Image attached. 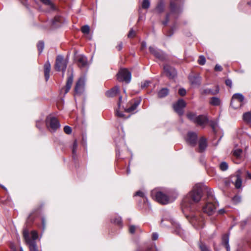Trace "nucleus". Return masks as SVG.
Instances as JSON below:
<instances>
[{
    "instance_id": "obj_1",
    "label": "nucleus",
    "mask_w": 251,
    "mask_h": 251,
    "mask_svg": "<svg viewBox=\"0 0 251 251\" xmlns=\"http://www.w3.org/2000/svg\"><path fill=\"white\" fill-rule=\"evenodd\" d=\"M202 185L200 184H196L191 192H190L183 200L182 205L184 207H188L193 203L200 201L201 197Z\"/></svg>"
},
{
    "instance_id": "obj_2",
    "label": "nucleus",
    "mask_w": 251,
    "mask_h": 251,
    "mask_svg": "<svg viewBox=\"0 0 251 251\" xmlns=\"http://www.w3.org/2000/svg\"><path fill=\"white\" fill-rule=\"evenodd\" d=\"M187 118L196 124L198 126L204 127L208 122L207 118L204 115H199L197 116L195 113L189 112L187 114Z\"/></svg>"
},
{
    "instance_id": "obj_3",
    "label": "nucleus",
    "mask_w": 251,
    "mask_h": 251,
    "mask_svg": "<svg viewBox=\"0 0 251 251\" xmlns=\"http://www.w3.org/2000/svg\"><path fill=\"white\" fill-rule=\"evenodd\" d=\"M68 62V60L64 58L62 55H58L56 57L54 68L56 71L62 72L63 77L64 75Z\"/></svg>"
},
{
    "instance_id": "obj_4",
    "label": "nucleus",
    "mask_w": 251,
    "mask_h": 251,
    "mask_svg": "<svg viewBox=\"0 0 251 251\" xmlns=\"http://www.w3.org/2000/svg\"><path fill=\"white\" fill-rule=\"evenodd\" d=\"M244 97L240 93H236L233 95L230 105L234 109L240 107L244 103Z\"/></svg>"
},
{
    "instance_id": "obj_5",
    "label": "nucleus",
    "mask_w": 251,
    "mask_h": 251,
    "mask_svg": "<svg viewBox=\"0 0 251 251\" xmlns=\"http://www.w3.org/2000/svg\"><path fill=\"white\" fill-rule=\"evenodd\" d=\"M46 125L48 128L51 131H55L60 126L58 120L56 118L51 116H49L47 118Z\"/></svg>"
},
{
    "instance_id": "obj_6",
    "label": "nucleus",
    "mask_w": 251,
    "mask_h": 251,
    "mask_svg": "<svg viewBox=\"0 0 251 251\" xmlns=\"http://www.w3.org/2000/svg\"><path fill=\"white\" fill-rule=\"evenodd\" d=\"M117 79L119 81H125L129 83L130 81L131 74V73L126 69H121L117 75Z\"/></svg>"
},
{
    "instance_id": "obj_7",
    "label": "nucleus",
    "mask_w": 251,
    "mask_h": 251,
    "mask_svg": "<svg viewBox=\"0 0 251 251\" xmlns=\"http://www.w3.org/2000/svg\"><path fill=\"white\" fill-rule=\"evenodd\" d=\"M73 82V72H71L69 74L67 78L66 86L60 90V94L65 95L70 90Z\"/></svg>"
},
{
    "instance_id": "obj_8",
    "label": "nucleus",
    "mask_w": 251,
    "mask_h": 251,
    "mask_svg": "<svg viewBox=\"0 0 251 251\" xmlns=\"http://www.w3.org/2000/svg\"><path fill=\"white\" fill-rule=\"evenodd\" d=\"M24 237L26 243L29 245L30 251H38L35 241H31L29 238L28 232L26 231L24 232Z\"/></svg>"
},
{
    "instance_id": "obj_9",
    "label": "nucleus",
    "mask_w": 251,
    "mask_h": 251,
    "mask_svg": "<svg viewBox=\"0 0 251 251\" xmlns=\"http://www.w3.org/2000/svg\"><path fill=\"white\" fill-rule=\"evenodd\" d=\"M185 105L186 103L183 100H179L173 105V108L175 111L181 116L183 113V108L185 106Z\"/></svg>"
},
{
    "instance_id": "obj_10",
    "label": "nucleus",
    "mask_w": 251,
    "mask_h": 251,
    "mask_svg": "<svg viewBox=\"0 0 251 251\" xmlns=\"http://www.w3.org/2000/svg\"><path fill=\"white\" fill-rule=\"evenodd\" d=\"M186 142L189 145L194 146L197 143V135L196 133L193 132H189L188 133L186 138Z\"/></svg>"
},
{
    "instance_id": "obj_11",
    "label": "nucleus",
    "mask_w": 251,
    "mask_h": 251,
    "mask_svg": "<svg viewBox=\"0 0 251 251\" xmlns=\"http://www.w3.org/2000/svg\"><path fill=\"white\" fill-rule=\"evenodd\" d=\"M155 198L156 201L158 202L165 204L169 202L168 197L161 192H157L155 195Z\"/></svg>"
},
{
    "instance_id": "obj_12",
    "label": "nucleus",
    "mask_w": 251,
    "mask_h": 251,
    "mask_svg": "<svg viewBox=\"0 0 251 251\" xmlns=\"http://www.w3.org/2000/svg\"><path fill=\"white\" fill-rule=\"evenodd\" d=\"M170 12L166 16V18L167 20H168V19L170 15H176L179 13L181 11V8L180 6H177L175 3L174 2H171L170 3Z\"/></svg>"
},
{
    "instance_id": "obj_13",
    "label": "nucleus",
    "mask_w": 251,
    "mask_h": 251,
    "mask_svg": "<svg viewBox=\"0 0 251 251\" xmlns=\"http://www.w3.org/2000/svg\"><path fill=\"white\" fill-rule=\"evenodd\" d=\"M164 70L166 75L170 78H174L176 75V70L168 65L164 66Z\"/></svg>"
},
{
    "instance_id": "obj_14",
    "label": "nucleus",
    "mask_w": 251,
    "mask_h": 251,
    "mask_svg": "<svg viewBox=\"0 0 251 251\" xmlns=\"http://www.w3.org/2000/svg\"><path fill=\"white\" fill-rule=\"evenodd\" d=\"M216 208V205L211 202H207L203 207V212L208 215L212 214Z\"/></svg>"
},
{
    "instance_id": "obj_15",
    "label": "nucleus",
    "mask_w": 251,
    "mask_h": 251,
    "mask_svg": "<svg viewBox=\"0 0 251 251\" xmlns=\"http://www.w3.org/2000/svg\"><path fill=\"white\" fill-rule=\"evenodd\" d=\"M140 102L139 101H130L127 107L125 108V111L128 113L133 112L139 105Z\"/></svg>"
},
{
    "instance_id": "obj_16",
    "label": "nucleus",
    "mask_w": 251,
    "mask_h": 251,
    "mask_svg": "<svg viewBox=\"0 0 251 251\" xmlns=\"http://www.w3.org/2000/svg\"><path fill=\"white\" fill-rule=\"evenodd\" d=\"M149 50L150 52L154 55L156 58L163 60L165 57L161 50H157L156 49L153 47H150Z\"/></svg>"
},
{
    "instance_id": "obj_17",
    "label": "nucleus",
    "mask_w": 251,
    "mask_h": 251,
    "mask_svg": "<svg viewBox=\"0 0 251 251\" xmlns=\"http://www.w3.org/2000/svg\"><path fill=\"white\" fill-rule=\"evenodd\" d=\"M85 83V80L83 78H80L76 84L75 92L76 93H80L83 90Z\"/></svg>"
},
{
    "instance_id": "obj_18",
    "label": "nucleus",
    "mask_w": 251,
    "mask_h": 251,
    "mask_svg": "<svg viewBox=\"0 0 251 251\" xmlns=\"http://www.w3.org/2000/svg\"><path fill=\"white\" fill-rule=\"evenodd\" d=\"M50 64L49 61H47L44 66V75L46 81H48L50 78Z\"/></svg>"
},
{
    "instance_id": "obj_19",
    "label": "nucleus",
    "mask_w": 251,
    "mask_h": 251,
    "mask_svg": "<svg viewBox=\"0 0 251 251\" xmlns=\"http://www.w3.org/2000/svg\"><path fill=\"white\" fill-rule=\"evenodd\" d=\"M164 6L165 4L163 0H159L155 9V12L158 14L162 13L164 10Z\"/></svg>"
},
{
    "instance_id": "obj_20",
    "label": "nucleus",
    "mask_w": 251,
    "mask_h": 251,
    "mask_svg": "<svg viewBox=\"0 0 251 251\" xmlns=\"http://www.w3.org/2000/svg\"><path fill=\"white\" fill-rule=\"evenodd\" d=\"M78 65L79 67H85L87 65V60L85 56L81 55L78 59Z\"/></svg>"
},
{
    "instance_id": "obj_21",
    "label": "nucleus",
    "mask_w": 251,
    "mask_h": 251,
    "mask_svg": "<svg viewBox=\"0 0 251 251\" xmlns=\"http://www.w3.org/2000/svg\"><path fill=\"white\" fill-rule=\"evenodd\" d=\"M207 147V143L206 139L203 137L201 138L199 141V151L202 152L204 151Z\"/></svg>"
},
{
    "instance_id": "obj_22",
    "label": "nucleus",
    "mask_w": 251,
    "mask_h": 251,
    "mask_svg": "<svg viewBox=\"0 0 251 251\" xmlns=\"http://www.w3.org/2000/svg\"><path fill=\"white\" fill-rule=\"evenodd\" d=\"M119 89L118 86H115L110 90L106 92V95L107 97H112L116 96L119 92Z\"/></svg>"
},
{
    "instance_id": "obj_23",
    "label": "nucleus",
    "mask_w": 251,
    "mask_h": 251,
    "mask_svg": "<svg viewBox=\"0 0 251 251\" xmlns=\"http://www.w3.org/2000/svg\"><path fill=\"white\" fill-rule=\"evenodd\" d=\"M219 91V89L218 87H216V89L215 90H212L210 89H205L201 91V93L202 94H205V95H215L217 94Z\"/></svg>"
},
{
    "instance_id": "obj_24",
    "label": "nucleus",
    "mask_w": 251,
    "mask_h": 251,
    "mask_svg": "<svg viewBox=\"0 0 251 251\" xmlns=\"http://www.w3.org/2000/svg\"><path fill=\"white\" fill-rule=\"evenodd\" d=\"M234 177L235 178V186L236 188L239 189L242 185V179L239 175H237Z\"/></svg>"
},
{
    "instance_id": "obj_25",
    "label": "nucleus",
    "mask_w": 251,
    "mask_h": 251,
    "mask_svg": "<svg viewBox=\"0 0 251 251\" xmlns=\"http://www.w3.org/2000/svg\"><path fill=\"white\" fill-rule=\"evenodd\" d=\"M169 93V90L167 88H162L158 93L159 98H163L166 96Z\"/></svg>"
},
{
    "instance_id": "obj_26",
    "label": "nucleus",
    "mask_w": 251,
    "mask_h": 251,
    "mask_svg": "<svg viewBox=\"0 0 251 251\" xmlns=\"http://www.w3.org/2000/svg\"><path fill=\"white\" fill-rule=\"evenodd\" d=\"M243 118L245 122L250 123L251 122V113L250 112H246L244 113L243 116Z\"/></svg>"
},
{
    "instance_id": "obj_27",
    "label": "nucleus",
    "mask_w": 251,
    "mask_h": 251,
    "mask_svg": "<svg viewBox=\"0 0 251 251\" xmlns=\"http://www.w3.org/2000/svg\"><path fill=\"white\" fill-rule=\"evenodd\" d=\"M210 103L213 105H219L220 104V100L218 98L213 97L211 98Z\"/></svg>"
},
{
    "instance_id": "obj_28",
    "label": "nucleus",
    "mask_w": 251,
    "mask_h": 251,
    "mask_svg": "<svg viewBox=\"0 0 251 251\" xmlns=\"http://www.w3.org/2000/svg\"><path fill=\"white\" fill-rule=\"evenodd\" d=\"M150 6V1L149 0H143L142 3V7L144 9H148Z\"/></svg>"
},
{
    "instance_id": "obj_29",
    "label": "nucleus",
    "mask_w": 251,
    "mask_h": 251,
    "mask_svg": "<svg viewBox=\"0 0 251 251\" xmlns=\"http://www.w3.org/2000/svg\"><path fill=\"white\" fill-rule=\"evenodd\" d=\"M42 2L46 4L47 5H49L51 9H54V7L53 4L52 3L50 0H40Z\"/></svg>"
},
{
    "instance_id": "obj_30",
    "label": "nucleus",
    "mask_w": 251,
    "mask_h": 251,
    "mask_svg": "<svg viewBox=\"0 0 251 251\" xmlns=\"http://www.w3.org/2000/svg\"><path fill=\"white\" fill-rule=\"evenodd\" d=\"M37 48L39 53H41L44 48V44L42 41H39L37 44Z\"/></svg>"
},
{
    "instance_id": "obj_31",
    "label": "nucleus",
    "mask_w": 251,
    "mask_h": 251,
    "mask_svg": "<svg viewBox=\"0 0 251 251\" xmlns=\"http://www.w3.org/2000/svg\"><path fill=\"white\" fill-rule=\"evenodd\" d=\"M220 168L223 171H226L228 169V164L225 162H223L220 164Z\"/></svg>"
},
{
    "instance_id": "obj_32",
    "label": "nucleus",
    "mask_w": 251,
    "mask_h": 251,
    "mask_svg": "<svg viewBox=\"0 0 251 251\" xmlns=\"http://www.w3.org/2000/svg\"><path fill=\"white\" fill-rule=\"evenodd\" d=\"M228 242H229V237L227 235H225L222 238V243L225 246L226 245H228Z\"/></svg>"
},
{
    "instance_id": "obj_33",
    "label": "nucleus",
    "mask_w": 251,
    "mask_h": 251,
    "mask_svg": "<svg viewBox=\"0 0 251 251\" xmlns=\"http://www.w3.org/2000/svg\"><path fill=\"white\" fill-rule=\"evenodd\" d=\"M90 31V27L88 25H85L82 27L81 31L84 34H88Z\"/></svg>"
},
{
    "instance_id": "obj_34",
    "label": "nucleus",
    "mask_w": 251,
    "mask_h": 251,
    "mask_svg": "<svg viewBox=\"0 0 251 251\" xmlns=\"http://www.w3.org/2000/svg\"><path fill=\"white\" fill-rule=\"evenodd\" d=\"M199 247L201 251H209V249L206 247V246L204 244L202 243H200Z\"/></svg>"
},
{
    "instance_id": "obj_35",
    "label": "nucleus",
    "mask_w": 251,
    "mask_h": 251,
    "mask_svg": "<svg viewBox=\"0 0 251 251\" xmlns=\"http://www.w3.org/2000/svg\"><path fill=\"white\" fill-rule=\"evenodd\" d=\"M205 57L202 56V55H201L199 57V58L198 60V62L199 63V64L200 65H203L205 64Z\"/></svg>"
},
{
    "instance_id": "obj_36",
    "label": "nucleus",
    "mask_w": 251,
    "mask_h": 251,
    "mask_svg": "<svg viewBox=\"0 0 251 251\" xmlns=\"http://www.w3.org/2000/svg\"><path fill=\"white\" fill-rule=\"evenodd\" d=\"M150 83H151V82L150 81L146 80V81H144L143 82L141 83V87L142 89L146 88L149 86Z\"/></svg>"
},
{
    "instance_id": "obj_37",
    "label": "nucleus",
    "mask_w": 251,
    "mask_h": 251,
    "mask_svg": "<svg viewBox=\"0 0 251 251\" xmlns=\"http://www.w3.org/2000/svg\"><path fill=\"white\" fill-rule=\"evenodd\" d=\"M31 237L32 238V241H34L35 240L37 239L38 238V233L36 231H32L31 232ZM32 241V240H31Z\"/></svg>"
},
{
    "instance_id": "obj_38",
    "label": "nucleus",
    "mask_w": 251,
    "mask_h": 251,
    "mask_svg": "<svg viewBox=\"0 0 251 251\" xmlns=\"http://www.w3.org/2000/svg\"><path fill=\"white\" fill-rule=\"evenodd\" d=\"M135 196H140L141 197L143 198L144 199L145 201H148L147 198L144 196V194L142 191H139L135 193Z\"/></svg>"
},
{
    "instance_id": "obj_39",
    "label": "nucleus",
    "mask_w": 251,
    "mask_h": 251,
    "mask_svg": "<svg viewBox=\"0 0 251 251\" xmlns=\"http://www.w3.org/2000/svg\"><path fill=\"white\" fill-rule=\"evenodd\" d=\"M64 131L66 134H70L72 132V128L71 127L66 126L64 128Z\"/></svg>"
},
{
    "instance_id": "obj_40",
    "label": "nucleus",
    "mask_w": 251,
    "mask_h": 251,
    "mask_svg": "<svg viewBox=\"0 0 251 251\" xmlns=\"http://www.w3.org/2000/svg\"><path fill=\"white\" fill-rule=\"evenodd\" d=\"M233 202L237 203L241 201V197L236 196L232 199Z\"/></svg>"
},
{
    "instance_id": "obj_41",
    "label": "nucleus",
    "mask_w": 251,
    "mask_h": 251,
    "mask_svg": "<svg viewBox=\"0 0 251 251\" xmlns=\"http://www.w3.org/2000/svg\"><path fill=\"white\" fill-rule=\"evenodd\" d=\"M135 36V32L133 30V29H131L128 34V37L129 38H133Z\"/></svg>"
},
{
    "instance_id": "obj_42",
    "label": "nucleus",
    "mask_w": 251,
    "mask_h": 251,
    "mask_svg": "<svg viewBox=\"0 0 251 251\" xmlns=\"http://www.w3.org/2000/svg\"><path fill=\"white\" fill-rule=\"evenodd\" d=\"M241 153V151L240 150H236L234 151L233 152V154L237 157H239Z\"/></svg>"
},
{
    "instance_id": "obj_43",
    "label": "nucleus",
    "mask_w": 251,
    "mask_h": 251,
    "mask_svg": "<svg viewBox=\"0 0 251 251\" xmlns=\"http://www.w3.org/2000/svg\"><path fill=\"white\" fill-rule=\"evenodd\" d=\"M178 93L180 95L183 96L186 94V91L184 89L181 88L179 90Z\"/></svg>"
},
{
    "instance_id": "obj_44",
    "label": "nucleus",
    "mask_w": 251,
    "mask_h": 251,
    "mask_svg": "<svg viewBox=\"0 0 251 251\" xmlns=\"http://www.w3.org/2000/svg\"><path fill=\"white\" fill-rule=\"evenodd\" d=\"M114 223L120 225L122 223V220L121 218H118L117 219H115L114 221Z\"/></svg>"
},
{
    "instance_id": "obj_45",
    "label": "nucleus",
    "mask_w": 251,
    "mask_h": 251,
    "mask_svg": "<svg viewBox=\"0 0 251 251\" xmlns=\"http://www.w3.org/2000/svg\"><path fill=\"white\" fill-rule=\"evenodd\" d=\"M226 84L227 86L231 87L232 86V81L230 79H227L226 80Z\"/></svg>"
},
{
    "instance_id": "obj_46",
    "label": "nucleus",
    "mask_w": 251,
    "mask_h": 251,
    "mask_svg": "<svg viewBox=\"0 0 251 251\" xmlns=\"http://www.w3.org/2000/svg\"><path fill=\"white\" fill-rule=\"evenodd\" d=\"M215 70L216 71H221L222 68L220 65L217 64L215 66Z\"/></svg>"
},
{
    "instance_id": "obj_47",
    "label": "nucleus",
    "mask_w": 251,
    "mask_h": 251,
    "mask_svg": "<svg viewBox=\"0 0 251 251\" xmlns=\"http://www.w3.org/2000/svg\"><path fill=\"white\" fill-rule=\"evenodd\" d=\"M135 230V227L134 226H131L129 227V232L131 233H134Z\"/></svg>"
},
{
    "instance_id": "obj_48",
    "label": "nucleus",
    "mask_w": 251,
    "mask_h": 251,
    "mask_svg": "<svg viewBox=\"0 0 251 251\" xmlns=\"http://www.w3.org/2000/svg\"><path fill=\"white\" fill-rule=\"evenodd\" d=\"M158 237V235L157 233H153L152 234V238L153 240H155L157 239Z\"/></svg>"
},
{
    "instance_id": "obj_49",
    "label": "nucleus",
    "mask_w": 251,
    "mask_h": 251,
    "mask_svg": "<svg viewBox=\"0 0 251 251\" xmlns=\"http://www.w3.org/2000/svg\"><path fill=\"white\" fill-rule=\"evenodd\" d=\"M76 148H77V143L76 141H75L74 143V145H73V153H74L75 151V150L76 149Z\"/></svg>"
},
{
    "instance_id": "obj_50",
    "label": "nucleus",
    "mask_w": 251,
    "mask_h": 251,
    "mask_svg": "<svg viewBox=\"0 0 251 251\" xmlns=\"http://www.w3.org/2000/svg\"><path fill=\"white\" fill-rule=\"evenodd\" d=\"M116 114H117V116L119 117H123V114L120 113L118 110H117Z\"/></svg>"
},
{
    "instance_id": "obj_51",
    "label": "nucleus",
    "mask_w": 251,
    "mask_h": 251,
    "mask_svg": "<svg viewBox=\"0 0 251 251\" xmlns=\"http://www.w3.org/2000/svg\"><path fill=\"white\" fill-rule=\"evenodd\" d=\"M146 47V43L145 42H143L142 43V49H143Z\"/></svg>"
},
{
    "instance_id": "obj_52",
    "label": "nucleus",
    "mask_w": 251,
    "mask_h": 251,
    "mask_svg": "<svg viewBox=\"0 0 251 251\" xmlns=\"http://www.w3.org/2000/svg\"><path fill=\"white\" fill-rule=\"evenodd\" d=\"M122 96H120L119 98V102L118 103L119 107H120V104L122 101Z\"/></svg>"
},
{
    "instance_id": "obj_53",
    "label": "nucleus",
    "mask_w": 251,
    "mask_h": 251,
    "mask_svg": "<svg viewBox=\"0 0 251 251\" xmlns=\"http://www.w3.org/2000/svg\"><path fill=\"white\" fill-rule=\"evenodd\" d=\"M122 44L121 43L117 47V49L119 50H121L122 49Z\"/></svg>"
},
{
    "instance_id": "obj_54",
    "label": "nucleus",
    "mask_w": 251,
    "mask_h": 251,
    "mask_svg": "<svg viewBox=\"0 0 251 251\" xmlns=\"http://www.w3.org/2000/svg\"><path fill=\"white\" fill-rule=\"evenodd\" d=\"M226 249V250L227 251H230V248H229V244L228 245H225V246Z\"/></svg>"
},
{
    "instance_id": "obj_55",
    "label": "nucleus",
    "mask_w": 251,
    "mask_h": 251,
    "mask_svg": "<svg viewBox=\"0 0 251 251\" xmlns=\"http://www.w3.org/2000/svg\"><path fill=\"white\" fill-rule=\"evenodd\" d=\"M219 212L220 214H223V213H225V210H224V209H221L219 210Z\"/></svg>"
},
{
    "instance_id": "obj_56",
    "label": "nucleus",
    "mask_w": 251,
    "mask_h": 251,
    "mask_svg": "<svg viewBox=\"0 0 251 251\" xmlns=\"http://www.w3.org/2000/svg\"><path fill=\"white\" fill-rule=\"evenodd\" d=\"M11 249L12 251H15V248H14L13 245H11Z\"/></svg>"
},
{
    "instance_id": "obj_57",
    "label": "nucleus",
    "mask_w": 251,
    "mask_h": 251,
    "mask_svg": "<svg viewBox=\"0 0 251 251\" xmlns=\"http://www.w3.org/2000/svg\"><path fill=\"white\" fill-rule=\"evenodd\" d=\"M150 250H151V249L150 248H148L146 251H143V250L140 249V250H138L137 251H150Z\"/></svg>"
},
{
    "instance_id": "obj_58",
    "label": "nucleus",
    "mask_w": 251,
    "mask_h": 251,
    "mask_svg": "<svg viewBox=\"0 0 251 251\" xmlns=\"http://www.w3.org/2000/svg\"><path fill=\"white\" fill-rule=\"evenodd\" d=\"M130 173V171L128 169L127 170V174H129Z\"/></svg>"
},
{
    "instance_id": "obj_59",
    "label": "nucleus",
    "mask_w": 251,
    "mask_h": 251,
    "mask_svg": "<svg viewBox=\"0 0 251 251\" xmlns=\"http://www.w3.org/2000/svg\"><path fill=\"white\" fill-rule=\"evenodd\" d=\"M248 176L250 178H251V174H249Z\"/></svg>"
},
{
    "instance_id": "obj_60",
    "label": "nucleus",
    "mask_w": 251,
    "mask_h": 251,
    "mask_svg": "<svg viewBox=\"0 0 251 251\" xmlns=\"http://www.w3.org/2000/svg\"><path fill=\"white\" fill-rule=\"evenodd\" d=\"M20 251H23V250L22 248H20Z\"/></svg>"
},
{
    "instance_id": "obj_61",
    "label": "nucleus",
    "mask_w": 251,
    "mask_h": 251,
    "mask_svg": "<svg viewBox=\"0 0 251 251\" xmlns=\"http://www.w3.org/2000/svg\"><path fill=\"white\" fill-rule=\"evenodd\" d=\"M178 230H178V233H180V229H179Z\"/></svg>"
},
{
    "instance_id": "obj_62",
    "label": "nucleus",
    "mask_w": 251,
    "mask_h": 251,
    "mask_svg": "<svg viewBox=\"0 0 251 251\" xmlns=\"http://www.w3.org/2000/svg\"><path fill=\"white\" fill-rule=\"evenodd\" d=\"M154 195L153 192H152V195L153 196Z\"/></svg>"
},
{
    "instance_id": "obj_63",
    "label": "nucleus",
    "mask_w": 251,
    "mask_h": 251,
    "mask_svg": "<svg viewBox=\"0 0 251 251\" xmlns=\"http://www.w3.org/2000/svg\"><path fill=\"white\" fill-rule=\"evenodd\" d=\"M156 251H158V250L157 249H156Z\"/></svg>"
}]
</instances>
